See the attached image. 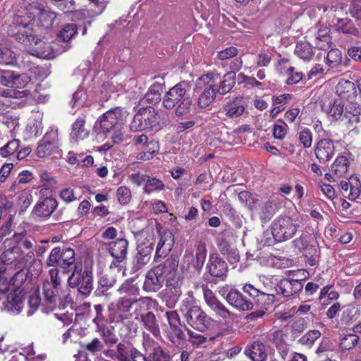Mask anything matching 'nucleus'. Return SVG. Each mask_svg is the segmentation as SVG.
<instances>
[{
  "label": "nucleus",
  "mask_w": 361,
  "mask_h": 361,
  "mask_svg": "<svg viewBox=\"0 0 361 361\" xmlns=\"http://www.w3.org/2000/svg\"><path fill=\"white\" fill-rule=\"evenodd\" d=\"M53 24H9L8 34L27 47L29 52L38 58L51 59L54 53L49 41L54 39Z\"/></svg>",
  "instance_id": "nucleus-1"
},
{
  "label": "nucleus",
  "mask_w": 361,
  "mask_h": 361,
  "mask_svg": "<svg viewBox=\"0 0 361 361\" xmlns=\"http://www.w3.org/2000/svg\"><path fill=\"white\" fill-rule=\"evenodd\" d=\"M190 86L182 81L174 85L164 94L162 105L166 109L176 108V115L178 117L188 114L191 110L192 99L188 91Z\"/></svg>",
  "instance_id": "nucleus-2"
},
{
  "label": "nucleus",
  "mask_w": 361,
  "mask_h": 361,
  "mask_svg": "<svg viewBox=\"0 0 361 361\" xmlns=\"http://www.w3.org/2000/svg\"><path fill=\"white\" fill-rule=\"evenodd\" d=\"M150 300L151 298L148 297L140 298L121 297L109 305V319L114 323L126 324L133 317L132 308L135 304H149Z\"/></svg>",
  "instance_id": "nucleus-3"
},
{
  "label": "nucleus",
  "mask_w": 361,
  "mask_h": 361,
  "mask_svg": "<svg viewBox=\"0 0 361 361\" xmlns=\"http://www.w3.org/2000/svg\"><path fill=\"white\" fill-rule=\"evenodd\" d=\"M123 119V109L114 107L101 115L94 123L93 130L97 136H106L116 129Z\"/></svg>",
  "instance_id": "nucleus-4"
},
{
  "label": "nucleus",
  "mask_w": 361,
  "mask_h": 361,
  "mask_svg": "<svg viewBox=\"0 0 361 361\" xmlns=\"http://www.w3.org/2000/svg\"><path fill=\"white\" fill-rule=\"evenodd\" d=\"M20 13L16 16V23H30L32 21L53 23L56 18L55 12L37 4H30Z\"/></svg>",
  "instance_id": "nucleus-5"
},
{
  "label": "nucleus",
  "mask_w": 361,
  "mask_h": 361,
  "mask_svg": "<svg viewBox=\"0 0 361 361\" xmlns=\"http://www.w3.org/2000/svg\"><path fill=\"white\" fill-rule=\"evenodd\" d=\"M72 288H77L80 294L85 298L89 296L93 288V274L91 270H82V264L75 265L73 271L68 279Z\"/></svg>",
  "instance_id": "nucleus-6"
},
{
  "label": "nucleus",
  "mask_w": 361,
  "mask_h": 361,
  "mask_svg": "<svg viewBox=\"0 0 361 361\" xmlns=\"http://www.w3.org/2000/svg\"><path fill=\"white\" fill-rule=\"evenodd\" d=\"M159 121L158 110L151 106L143 107L140 108L134 116L130 124V128L134 132L152 129L159 124Z\"/></svg>",
  "instance_id": "nucleus-7"
},
{
  "label": "nucleus",
  "mask_w": 361,
  "mask_h": 361,
  "mask_svg": "<svg viewBox=\"0 0 361 361\" xmlns=\"http://www.w3.org/2000/svg\"><path fill=\"white\" fill-rule=\"evenodd\" d=\"M298 227V224L290 216H279L272 221L271 231L276 241L283 242L293 238Z\"/></svg>",
  "instance_id": "nucleus-8"
},
{
  "label": "nucleus",
  "mask_w": 361,
  "mask_h": 361,
  "mask_svg": "<svg viewBox=\"0 0 361 361\" xmlns=\"http://www.w3.org/2000/svg\"><path fill=\"white\" fill-rule=\"evenodd\" d=\"M207 80H211L209 74L202 76L195 89L196 92L199 94L197 105L201 109L209 106L214 102L216 96L217 90L213 82H206Z\"/></svg>",
  "instance_id": "nucleus-9"
},
{
  "label": "nucleus",
  "mask_w": 361,
  "mask_h": 361,
  "mask_svg": "<svg viewBox=\"0 0 361 361\" xmlns=\"http://www.w3.org/2000/svg\"><path fill=\"white\" fill-rule=\"evenodd\" d=\"M169 327L166 329V335L168 339L173 344H180L186 339L185 333L181 329L180 316L176 310L166 311L164 312Z\"/></svg>",
  "instance_id": "nucleus-10"
},
{
  "label": "nucleus",
  "mask_w": 361,
  "mask_h": 361,
  "mask_svg": "<svg viewBox=\"0 0 361 361\" xmlns=\"http://www.w3.org/2000/svg\"><path fill=\"white\" fill-rule=\"evenodd\" d=\"M219 293L224 296L228 303L240 311L252 310V305L247 300V296L235 288L228 286H222L219 289Z\"/></svg>",
  "instance_id": "nucleus-11"
},
{
  "label": "nucleus",
  "mask_w": 361,
  "mask_h": 361,
  "mask_svg": "<svg viewBox=\"0 0 361 361\" xmlns=\"http://www.w3.org/2000/svg\"><path fill=\"white\" fill-rule=\"evenodd\" d=\"M185 317L187 323L194 329L200 332H204L210 326L211 318L199 306L193 305L190 307Z\"/></svg>",
  "instance_id": "nucleus-12"
},
{
  "label": "nucleus",
  "mask_w": 361,
  "mask_h": 361,
  "mask_svg": "<svg viewBox=\"0 0 361 361\" xmlns=\"http://www.w3.org/2000/svg\"><path fill=\"white\" fill-rule=\"evenodd\" d=\"M59 148L57 130H48L39 142L36 149V154L40 158L47 157L54 154Z\"/></svg>",
  "instance_id": "nucleus-13"
},
{
  "label": "nucleus",
  "mask_w": 361,
  "mask_h": 361,
  "mask_svg": "<svg viewBox=\"0 0 361 361\" xmlns=\"http://www.w3.org/2000/svg\"><path fill=\"white\" fill-rule=\"evenodd\" d=\"M58 207L57 200L47 196L40 198L34 206L31 214L37 218L47 219L56 210Z\"/></svg>",
  "instance_id": "nucleus-14"
},
{
  "label": "nucleus",
  "mask_w": 361,
  "mask_h": 361,
  "mask_svg": "<svg viewBox=\"0 0 361 361\" xmlns=\"http://www.w3.org/2000/svg\"><path fill=\"white\" fill-rule=\"evenodd\" d=\"M154 250L153 243L147 240L140 243L137 246V253L133 260V269L138 271L149 263L152 258V254Z\"/></svg>",
  "instance_id": "nucleus-15"
},
{
  "label": "nucleus",
  "mask_w": 361,
  "mask_h": 361,
  "mask_svg": "<svg viewBox=\"0 0 361 361\" xmlns=\"http://www.w3.org/2000/svg\"><path fill=\"white\" fill-rule=\"evenodd\" d=\"M208 273L220 281H225L227 276L228 267L226 262L217 254H211L207 264Z\"/></svg>",
  "instance_id": "nucleus-16"
},
{
  "label": "nucleus",
  "mask_w": 361,
  "mask_h": 361,
  "mask_svg": "<svg viewBox=\"0 0 361 361\" xmlns=\"http://www.w3.org/2000/svg\"><path fill=\"white\" fill-rule=\"evenodd\" d=\"M314 152L319 163L328 162L334 157L335 152L333 140L329 138L319 140L314 146Z\"/></svg>",
  "instance_id": "nucleus-17"
},
{
  "label": "nucleus",
  "mask_w": 361,
  "mask_h": 361,
  "mask_svg": "<svg viewBox=\"0 0 361 361\" xmlns=\"http://www.w3.org/2000/svg\"><path fill=\"white\" fill-rule=\"evenodd\" d=\"M128 241L125 238H118L111 241L108 245V251L114 257V261L111 263V267H118L126 257L128 253Z\"/></svg>",
  "instance_id": "nucleus-18"
},
{
  "label": "nucleus",
  "mask_w": 361,
  "mask_h": 361,
  "mask_svg": "<svg viewBox=\"0 0 361 361\" xmlns=\"http://www.w3.org/2000/svg\"><path fill=\"white\" fill-rule=\"evenodd\" d=\"M23 251L18 246L14 245L4 250L0 255V259L4 264L13 265L16 269L24 267Z\"/></svg>",
  "instance_id": "nucleus-19"
},
{
  "label": "nucleus",
  "mask_w": 361,
  "mask_h": 361,
  "mask_svg": "<svg viewBox=\"0 0 361 361\" xmlns=\"http://www.w3.org/2000/svg\"><path fill=\"white\" fill-rule=\"evenodd\" d=\"M302 280V279H282L277 283L276 290L283 297L287 298L293 296L302 290L303 288Z\"/></svg>",
  "instance_id": "nucleus-20"
},
{
  "label": "nucleus",
  "mask_w": 361,
  "mask_h": 361,
  "mask_svg": "<svg viewBox=\"0 0 361 361\" xmlns=\"http://www.w3.org/2000/svg\"><path fill=\"white\" fill-rule=\"evenodd\" d=\"M173 246V238L171 233L164 231L160 235L154 255V261L159 262L169 255Z\"/></svg>",
  "instance_id": "nucleus-21"
},
{
  "label": "nucleus",
  "mask_w": 361,
  "mask_h": 361,
  "mask_svg": "<svg viewBox=\"0 0 361 361\" xmlns=\"http://www.w3.org/2000/svg\"><path fill=\"white\" fill-rule=\"evenodd\" d=\"M159 270V268L156 269L154 267L147 271L143 284V289L145 290L156 292L162 287L165 281Z\"/></svg>",
  "instance_id": "nucleus-22"
},
{
  "label": "nucleus",
  "mask_w": 361,
  "mask_h": 361,
  "mask_svg": "<svg viewBox=\"0 0 361 361\" xmlns=\"http://www.w3.org/2000/svg\"><path fill=\"white\" fill-rule=\"evenodd\" d=\"M245 110L244 102L241 98H235L228 101L222 107L220 111L230 118H237L243 115Z\"/></svg>",
  "instance_id": "nucleus-23"
},
{
  "label": "nucleus",
  "mask_w": 361,
  "mask_h": 361,
  "mask_svg": "<svg viewBox=\"0 0 361 361\" xmlns=\"http://www.w3.org/2000/svg\"><path fill=\"white\" fill-rule=\"evenodd\" d=\"M336 92L341 99L351 101L357 97L356 87L353 82L341 79L336 86Z\"/></svg>",
  "instance_id": "nucleus-24"
},
{
  "label": "nucleus",
  "mask_w": 361,
  "mask_h": 361,
  "mask_svg": "<svg viewBox=\"0 0 361 361\" xmlns=\"http://www.w3.org/2000/svg\"><path fill=\"white\" fill-rule=\"evenodd\" d=\"M140 323L142 327L155 338L161 336L159 321L152 312H147L140 314Z\"/></svg>",
  "instance_id": "nucleus-25"
},
{
  "label": "nucleus",
  "mask_w": 361,
  "mask_h": 361,
  "mask_svg": "<svg viewBox=\"0 0 361 361\" xmlns=\"http://www.w3.org/2000/svg\"><path fill=\"white\" fill-rule=\"evenodd\" d=\"M86 121L84 116H79L71 126L70 139L71 142H78L89 137L90 132L85 128Z\"/></svg>",
  "instance_id": "nucleus-26"
},
{
  "label": "nucleus",
  "mask_w": 361,
  "mask_h": 361,
  "mask_svg": "<svg viewBox=\"0 0 361 361\" xmlns=\"http://www.w3.org/2000/svg\"><path fill=\"white\" fill-rule=\"evenodd\" d=\"M245 353L252 361H266L267 358L266 347L259 341H255L248 345L245 348Z\"/></svg>",
  "instance_id": "nucleus-27"
},
{
  "label": "nucleus",
  "mask_w": 361,
  "mask_h": 361,
  "mask_svg": "<svg viewBox=\"0 0 361 361\" xmlns=\"http://www.w3.org/2000/svg\"><path fill=\"white\" fill-rule=\"evenodd\" d=\"M360 315V310L355 302L345 305L341 308L340 321L342 324L349 325Z\"/></svg>",
  "instance_id": "nucleus-28"
},
{
  "label": "nucleus",
  "mask_w": 361,
  "mask_h": 361,
  "mask_svg": "<svg viewBox=\"0 0 361 361\" xmlns=\"http://www.w3.org/2000/svg\"><path fill=\"white\" fill-rule=\"evenodd\" d=\"M75 265V250L66 246L61 247V269L63 273L70 272Z\"/></svg>",
  "instance_id": "nucleus-29"
},
{
  "label": "nucleus",
  "mask_w": 361,
  "mask_h": 361,
  "mask_svg": "<svg viewBox=\"0 0 361 361\" xmlns=\"http://www.w3.org/2000/svg\"><path fill=\"white\" fill-rule=\"evenodd\" d=\"M340 185L343 196L350 200H356L360 195L361 185L357 180H355L354 184L352 182L342 180Z\"/></svg>",
  "instance_id": "nucleus-30"
},
{
  "label": "nucleus",
  "mask_w": 361,
  "mask_h": 361,
  "mask_svg": "<svg viewBox=\"0 0 361 361\" xmlns=\"http://www.w3.org/2000/svg\"><path fill=\"white\" fill-rule=\"evenodd\" d=\"M349 102L345 106L344 117L348 119L349 126H353L361 121V105L353 102L352 100Z\"/></svg>",
  "instance_id": "nucleus-31"
},
{
  "label": "nucleus",
  "mask_w": 361,
  "mask_h": 361,
  "mask_svg": "<svg viewBox=\"0 0 361 361\" xmlns=\"http://www.w3.org/2000/svg\"><path fill=\"white\" fill-rule=\"evenodd\" d=\"M344 104L341 102L336 100L329 105L324 104L322 105V109L325 112L331 121H338L343 114Z\"/></svg>",
  "instance_id": "nucleus-32"
},
{
  "label": "nucleus",
  "mask_w": 361,
  "mask_h": 361,
  "mask_svg": "<svg viewBox=\"0 0 361 361\" xmlns=\"http://www.w3.org/2000/svg\"><path fill=\"white\" fill-rule=\"evenodd\" d=\"M326 64L331 68L338 72L341 71L342 53L338 49H331L327 52L325 58Z\"/></svg>",
  "instance_id": "nucleus-33"
},
{
  "label": "nucleus",
  "mask_w": 361,
  "mask_h": 361,
  "mask_svg": "<svg viewBox=\"0 0 361 361\" xmlns=\"http://www.w3.org/2000/svg\"><path fill=\"white\" fill-rule=\"evenodd\" d=\"M166 263L164 262L162 264L156 266L155 268H159V271H161V275L164 278V281L166 282V285L168 287H173L175 288L176 293H179L180 290L178 281L175 280L176 275L173 274V272H172L169 268L166 267Z\"/></svg>",
  "instance_id": "nucleus-34"
},
{
  "label": "nucleus",
  "mask_w": 361,
  "mask_h": 361,
  "mask_svg": "<svg viewBox=\"0 0 361 361\" xmlns=\"http://www.w3.org/2000/svg\"><path fill=\"white\" fill-rule=\"evenodd\" d=\"M166 263L164 262L162 264L156 266L155 268H159V271H161V275L164 278V281L166 282V285L168 287H173L175 288L176 293H179L180 290L178 281L175 280L176 275L173 274V272H172L169 268L166 267Z\"/></svg>",
  "instance_id": "nucleus-35"
},
{
  "label": "nucleus",
  "mask_w": 361,
  "mask_h": 361,
  "mask_svg": "<svg viewBox=\"0 0 361 361\" xmlns=\"http://www.w3.org/2000/svg\"><path fill=\"white\" fill-rule=\"evenodd\" d=\"M59 286L51 285V283L43 284V293L44 302L47 305H50V309H54L56 306L58 300Z\"/></svg>",
  "instance_id": "nucleus-36"
},
{
  "label": "nucleus",
  "mask_w": 361,
  "mask_h": 361,
  "mask_svg": "<svg viewBox=\"0 0 361 361\" xmlns=\"http://www.w3.org/2000/svg\"><path fill=\"white\" fill-rule=\"evenodd\" d=\"M317 45L320 49H326L330 47L331 37L329 36L330 29L326 24H318Z\"/></svg>",
  "instance_id": "nucleus-37"
},
{
  "label": "nucleus",
  "mask_w": 361,
  "mask_h": 361,
  "mask_svg": "<svg viewBox=\"0 0 361 361\" xmlns=\"http://www.w3.org/2000/svg\"><path fill=\"white\" fill-rule=\"evenodd\" d=\"M54 37H55L56 41L67 42L78 33V29L76 24H66L58 32H56L54 30Z\"/></svg>",
  "instance_id": "nucleus-38"
},
{
  "label": "nucleus",
  "mask_w": 361,
  "mask_h": 361,
  "mask_svg": "<svg viewBox=\"0 0 361 361\" xmlns=\"http://www.w3.org/2000/svg\"><path fill=\"white\" fill-rule=\"evenodd\" d=\"M349 166V161L344 155H338L331 164V171L337 177H342L347 171Z\"/></svg>",
  "instance_id": "nucleus-39"
},
{
  "label": "nucleus",
  "mask_w": 361,
  "mask_h": 361,
  "mask_svg": "<svg viewBox=\"0 0 361 361\" xmlns=\"http://www.w3.org/2000/svg\"><path fill=\"white\" fill-rule=\"evenodd\" d=\"M294 52L300 59L304 61H310L314 54L313 47L307 42L297 43Z\"/></svg>",
  "instance_id": "nucleus-40"
},
{
  "label": "nucleus",
  "mask_w": 361,
  "mask_h": 361,
  "mask_svg": "<svg viewBox=\"0 0 361 361\" xmlns=\"http://www.w3.org/2000/svg\"><path fill=\"white\" fill-rule=\"evenodd\" d=\"M152 352L149 353L152 361H170L171 356L168 350H164L158 343L152 341Z\"/></svg>",
  "instance_id": "nucleus-41"
},
{
  "label": "nucleus",
  "mask_w": 361,
  "mask_h": 361,
  "mask_svg": "<svg viewBox=\"0 0 361 361\" xmlns=\"http://www.w3.org/2000/svg\"><path fill=\"white\" fill-rule=\"evenodd\" d=\"M163 88L164 85L160 82L152 83L145 94V99L151 104L157 103L161 100Z\"/></svg>",
  "instance_id": "nucleus-42"
},
{
  "label": "nucleus",
  "mask_w": 361,
  "mask_h": 361,
  "mask_svg": "<svg viewBox=\"0 0 361 361\" xmlns=\"http://www.w3.org/2000/svg\"><path fill=\"white\" fill-rule=\"evenodd\" d=\"M93 322L96 324L98 331L101 333L104 342L106 345H114L118 342V338L116 334L110 329L100 325L98 322V318H94Z\"/></svg>",
  "instance_id": "nucleus-43"
},
{
  "label": "nucleus",
  "mask_w": 361,
  "mask_h": 361,
  "mask_svg": "<svg viewBox=\"0 0 361 361\" xmlns=\"http://www.w3.org/2000/svg\"><path fill=\"white\" fill-rule=\"evenodd\" d=\"M235 73L233 72H228L223 77V80L218 89L217 92L221 94H225L231 91L235 84Z\"/></svg>",
  "instance_id": "nucleus-44"
},
{
  "label": "nucleus",
  "mask_w": 361,
  "mask_h": 361,
  "mask_svg": "<svg viewBox=\"0 0 361 361\" xmlns=\"http://www.w3.org/2000/svg\"><path fill=\"white\" fill-rule=\"evenodd\" d=\"M115 282L116 281L107 274L102 276L98 281V287L94 292L96 295L102 296L106 295L107 290L114 286Z\"/></svg>",
  "instance_id": "nucleus-45"
},
{
  "label": "nucleus",
  "mask_w": 361,
  "mask_h": 361,
  "mask_svg": "<svg viewBox=\"0 0 361 361\" xmlns=\"http://www.w3.org/2000/svg\"><path fill=\"white\" fill-rule=\"evenodd\" d=\"M164 188V183L161 180L149 176L148 178L146 180L143 190L144 192L149 195L153 192L161 191Z\"/></svg>",
  "instance_id": "nucleus-46"
},
{
  "label": "nucleus",
  "mask_w": 361,
  "mask_h": 361,
  "mask_svg": "<svg viewBox=\"0 0 361 361\" xmlns=\"http://www.w3.org/2000/svg\"><path fill=\"white\" fill-rule=\"evenodd\" d=\"M18 269V270L10 279L9 283L13 287L14 290L20 291V293H22L24 288L21 289V287L27 280V275L23 268Z\"/></svg>",
  "instance_id": "nucleus-47"
},
{
  "label": "nucleus",
  "mask_w": 361,
  "mask_h": 361,
  "mask_svg": "<svg viewBox=\"0 0 361 361\" xmlns=\"http://www.w3.org/2000/svg\"><path fill=\"white\" fill-rule=\"evenodd\" d=\"M61 247L56 246L54 247L48 257L45 261L46 267H59L61 268Z\"/></svg>",
  "instance_id": "nucleus-48"
},
{
  "label": "nucleus",
  "mask_w": 361,
  "mask_h": 361,
  "mask_svg": "<svg viewBox=\"0 0 361 361\" xmlns=\"http://www.w3.org/2000/svg\"><path fill=\"white\" fill-rule=\"evenodd\" d=\"M129 343H119L116 346V352L118 353V361H131V353L133 350H135Z\"/></svg>",
  "instance_id": "nucleus-49"
},
{
  "label": "nucleus",
  "mask_w": 361,
  "mask_h": 361,
  "mask_svg": "<svg viewBox=\"0 0 361 361\" xmlns=\"http://www.w3.org/2000/svg\"><path fill=\"white\" fill-rule=\"evenodd\" d=\"M298 139L305 149L311 147L313 141V134L307 127L302 128L297 133Z\"/></svg>",
  "instance_id": "nucleus-50"
},
{
  "label": "nucleus",
  "mask_w": 361,
  "mask_h": 361,
  "mask_svg": "<svg viewBox=\"0 0 361 361\" xmlns=\"http://www.w3.org/2000/svg\"><path fill=\"white\" fill-rule=\"evenodd\" d=\"M207 253L205 243L200 241L196 245L195 264L194 265L196 269L198 270L202 267L207 257Z\"/></svg>",
  "instance_id": "nucleus-51"
},
{
  "label": "nucleus",
  "mask_w": 361,
  "mask_h": 361,
  "mask_svg": "<svg viewBox=\"0 0 361 361\" xmlns=\"http://www.w3.org/2000/svg\"><path fill=\"white\" fill-rule=\"evenodd\" d=\"M360 338L355 334L345 335L340 341L339 346L342 350H348L355 347Z\"/></svg>",
  "instance_id": "nucleus-52"
},
{
  "label": "nucleus",
  "mask_w": 361,
  "mask_h": 361,
  "mask_svg": "<svg viewBox=\"0 0 361 361\" xmlns=\"http://www.w3.org/2000/svg\"><path fill=\"white\" fill-rule=\"evenodd\" d=\"M288 329H279L272 334V342L276 348H283L287 344Z\"/></svg>",
  "instance_id": "nucleus-53"
},
{
  "label": "nucleus",
  "mask_w": 361,
  "mask_h": 361,
  "mask_svg": "<svg viewBox=\"0 0 361 361\" xmlns=\"http://www.w3.org/2000/svg\"><path fill=\"white\" fill-rule=\"evenodd\" d=\"M20 142L18 139L10 140L4 147L0 148V155L4 157L13 155L20 148Z\"/></svg>",
  "instance_id": "nucleus-54"
},
{
  "label": "nucleus",
  "mask_w": 361,
  "mask_h": 361,
  "mask_svg": "<svg viewBox=\"0 0 361 361\" xmlns=\"http://www.w3.org/2000/svg\"><path fill=\"white\" fill-rule=\"evenodd\" d=\"M209 307L215 312L217 317L224 320L231 318V312L221 301L217 300L216 302L212 303Z\"/></svg>",
  "instance_id": "nucleus-55"
},
{
  "label": "nucleus",
  "mask_w": 361,
  "mask_h": 361,
  "mask_svg": "<svg viewBox=\"0 0 361 361\" xmlns=\"http://www.w3.org/2000/svg\"><path fill=\"white\" fill-rule=\"evenodd\" d=\"M16 62L15 53L9 48H0V63L13 65Z\"/></svg>",
  "instance_id": "nucleus-56"
},
{
  "label": "nucleus",
  "mask_w": 361,
  "mask_h": 361,
  "mask_svg": "<svg viewBox=\"0 0 361 361\" xmlns=\"http://www.w3.org/2000/svg\"><path fill=\"white\" fill-rule=\"evenodd\" d=\"M320 336L321 333L319 331L311 330L303 335L298 341L302 345L311 347Z\"/></svg>",
  "instance_id": "nucleus-57"
},
{
  "label": "nucleus",
  "mask_w": 361,
  "mask_h": 361,
  "mask_svg": "<svg viewBox=\"0 0 361 361\" xmlns=\"http://www.w3.org/2000/svg\"><path fill=\"white\" fill-rule=\"evenodd\" d=\"M336 30L348 37H360L361 35L360 31L354 24H337Z\"/></svg>",
  "instance_id": "nucleus-58"
},
{
  "label": "nucleus",
  "mask_w": 361,
  "mask_h": 361,
  "mask_svg": "<svg viewBox=\"0 0 361 361\" xmlns=\"http://www.w3.org/2000/svg\"><path fill=\"white\" fill-rule=\"evenodd\" d=\"M288 129V126L285 121L279 119L273 126L274 137L279 140L283 139Z\"/></svg>",
  "instance_id": "nucleus-59"
},
{
  "label": "nucleus",
  "mask_w": 361,
  "mask_h": 361,
  "mask_svg": "<svg viewBox=\"0 0 361 361\" xmlns=\"http://www.w3.org/2000/svg\"><path fill=\"white\" fill-rule=\"evenodd\" d=\"M275 301V295L274 294H267L261 292L257 299L255 305L261 308L267 310Z\"/></svg>",
  "instance_id": "nucleus-60"
},
{
  "label": "nucleus",
  "mask_w": 361,
  "mask_h": 361,
  "mask_svg": "<svg viewBox=\"0 0 361 361\" xmlns=\"http://www.w3.org/2000/svg\"><path fill=\"white\" fill-rule=\"evenodd\" d=\"M159 149V147L157 142H148L146 144V147L143 151V155L141 157L144 160H149L158 153Z\"/></svg>",
  "instance_id": "nucleus-61"
},
{
  "label": "nucleus",
  "mask_w": 361,
  "mask_h": 361,
  "mask_svg": "<svg viewBox=\"0 0 361 361\" xmlns=\"http://www.w3.org/2000/svg\"><path fill=\"white\" fill-rule=\"evenodd\" d=\"M286 75L288 76L286 83L288 85H295L300 82L304 76L302 72L295 71V68L289 66L286 70Z\"/></svg>",
  "instance_id": "nucleus-62"
},
{
  "label": "nucleus",
  "mask_w": 361,
  "mask_h": 361,
  "mask_svg": "<svg viewBox=\"0 0 361 361\" xmlns=\"http://www.w3.org/2000/svg\"><path fill=\"white\" fill-rule=\"evenodd\" d=\"M116 196L121 204L126 205L131 200V191L126 186H121L117 189Z\"/></svg>",
  "instance_id": "nucleus-63"
},
{
  "label": "nucleus",
  "mask_w": 361,
  "mask_h": 361,
  "mask_svg": "<svg viewBox=\"0 0 361 361\" xmlns=\"http://www.w3.org/2000/svg\"><path fill=\"white\" fill-rule=\"evenodd\" d=\"M306 329V323L304 319L298 318L292 320L290 325V330L292 336L296 337Z\"/></svg>",
  "instance_id": "nucleus-64"
}]
</instances>
